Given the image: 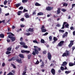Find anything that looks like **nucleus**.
Listing matches in <instances>:
<instances>
[{"label": "nucleus", "mask_w": 75, "mask_h": 75, "mask_svg": "<svg viewBox=\"0 0 75 75\" xmlns=\"http://www.w3.org/2000/svg\"><path fill=\"white\" fill-rule=\"evenodd\" d=\"M34 48H35L34 49V50L35 52H36V54H38V53H39V52H38V51H41V48L35 46H34Z\"/></svg>", "instance_id": "nucleus-1"}, {"label": "nucleus", "mask_w": 75, "mask_h": 75, "mask_svg": "<svg viewBox=\"0 0 75 75\" xmlns=\"http://www.w3.org/2000/svg\"><path fill=\"white\" fill-rule=\"evenodd\" d=\"M69 52L68 50H66L65 52L63 54L62 56L63 57H68L69 55Z\"/></svg>", "instance_id": "nucleus-2"}, {"label": "nucleus", "mask_w": 75, "mask_h": 75, "mask_svg": "<svg viewBox=\"0 0 75 75\" xmlns=\"http://www.w3.org/2000/svg\"><path fill=\"white\" fill-rule=\"evenodd\" d=\"M13 36H14L11 35H8L9 38H10V39H11L12 42H13V41H14L16 40V38H15V37H13Z\"/></svg>", "instance_id": "nucleus-3"}, {"label": "nucleus", "mask_w": 75, "mask_h": 75, "mask_svg": "<svg viewBox=\"0 0 75 75\" xmlns=\"http://www.w3.org/2000/svg\"><path fill=\"white\" fill-rule=\"evenodd\" d=\"M64 41H61L58 44L57 46H58V47H62L64 45Z\"/></svg>", "instance_id": "nucleus-4"}, {"label": "nucleus", "mask_w": 75, "mask_h": 75, "mask_svg": "<svg viewBox=\"0 0 75 75\" xmlns=\"http://www.w3.org/2000/svg\"><path fill=\"white\" fill-rule=\"evenodd\" d=\"M44 28H45V26L43 25L40 28L42 33H45L47 31V30L46 29H44Z\"/></svg>", "instance_id": "nucleus-5"}, {"label": "nucleus", "mask_w": 75, "mask_h": 75, "mask_svg": "<svg viewBox=\"0 0 75 75\" xmlns=\"http://www.w3.org/2000/svg\"><path fill=\"white\" fill-rule=\"evenodd\" d=\"M47 58L50 61H51V58H52V56H51V53L50 52H49L47 54Z\"/></svg>", "instance_id": "nucleus-6"}, {"label": "nucleus", "mask_w": 75, "mask_h": 75, "mask_svg": "<svg viewBox=\"0 0 75 75\" xmlns=\"http://www.w3.org/2000/svg\"><path fill=\"white\" fill-rule=\"evenodd\" d=\"M70 44L68 45V47L69 48H71V47L72 46L74 45V41L71 40L70 41Z\"/></svg>", "instance_id": "nucleus-7"}, {"label": "nucleus", "mask_w": 75, "mask_h": 75, "mask_svg": "<svg viewBox=\"0 0 75 75\" xmlns=\"http://www.w3.org/2000/svg\"><path fill=\"white\" fill-rule=\"evenodd\" d=\"M46 10L47 11H51V10H52V9H53V7L48 6L47 7H46Z\"/></svg>", "instance_id": "nucleus-8"}, {"label": "nucleus", "mask_w": 75, "mask_h": 75, "mask_svg": "<svg viewBox=\"0 0 75 75\" xmlns=\"http://www.w3.org/2000/svg\"><path fill=\"white\" fill-rule=\"evenodd\" d=\"M21 52L22 53H28V54H29V53L30 52V51L22 50L21 51Z\"/></svg>", "instance_id": "nucleus-9"}, {"label": "nucleus", "mask_w": 75, "mask_h": 75, "mask_svg": "<svg viewBox=\"0 0 75 75\" xmlns=\"http://www.w3.org/2000/svg\"><path fill=\"white\" fill-rule=\"evenodd\" d=\"M68 33L67 32H66L62 36L63 38H65L66 37H67V36H68Z\"/></svg>", "instance_id": "nucleus-10"}, {"label": "nucleus", "mask_w": 75, "mask_h": 75, "mask_svg": "<svg viewBox=\"0 0 75 75\" xmlns=\"http://www.w3.org/2000/svg\"><path fill=\"white\" fill-rule=\"evenodd\" d=\"M51 72L52 75H54L55 74V70L54 69H52L51 70Z\"/></svg>", "instance_id": "nucleus-11"}, {"label": "nucleus", "mask_w": 75, "mask_h": 75, "mask_svg": "<svg viewBox=\"0 0 75 75\" xmlns=\"http://www.w3.org/2000/svg\"><path fill=\"white\" fill-rule=\"evenodd\" d=\"M67 62H63V64H62V66L66 67V66H67Z\"/></svg>", "instance_id": "nucleus-12"}, {"label": "nucleus", "mask_w": 75, "mask_h": 75, "mask_svg": "<svg viewBox=\"0 0 75 75\" xmlns=\"http://www.w3.org/2000/svg\"><path fill=\"white\" fill-rule=\"evenodd\" d=\"M21 61V59H16V61H17L18 63H20V64L22 63V61Z\"/></svg>", "instance_id": "nucleus-13"}, {"label": "nucleus", "mask_w": 75, "mask_h": 75, "mask_svg": "<svg viewBox=\"0 0 75 75\" xmlns=\"http://www.w3.org/2000/svg\"><path fill=\"white\" fill-rule=\"evenodd\" d=\"M28 31L30 32H34V28H29L28 29Z\"/></svg>", "instance_id": "nucleus-14"}, {"label": "nucleus", "mask_w": 75, "mask_h": 75, "mask_svg": "<svg viewBox=\"0 0 75 75\" xmlns=\"http://www.w3.org/2000/svg\"><path fill=\"white\" fill-rule=\"evenodd\" d=\"M66 24H68V23L64 22L63 23V24L62 25V27L61 28V29H64L65 28V26H64V25Z\"/></svg>", "instance_id": "nucleus-15"}, {"label": "nucleus", "mask_w": 75, "mask_h": 75, "mask_svg": "<svg viewBox=\"0 0 75 75\" xmlns=\"http://www.w3.org/2000/svg\"><path fill=\"white\" fill-rule=\"evenodd\" d=\"M25 17L26 18H30V16L28 15V13H25Z\"/></svg>", "instance_id": "nucleus-16"}, {"label": "nucleus", "mask_w": 75, "mask_h": 75, "mask_svg": "<svg viewBox=\"0 0 75 75\" xmlns=\"http://www.w3.org/2000/svg\"><path fill=\"white\" fill-rule=\"evenodd\" d=\"M61 10V8H58V10L57 11V14H60L61 13V11L60 10Z\"/></svg>", "instance_id": "nucleus-17"}, {"label": "nucleus", "mask_w": 75, "mask_h": 75, "mask_svg": "<svg viewBox=\"0 0 75 75\" xmlns=\"http://www.w3.org/2000/svg\"><path fill=\"white\" fill-rule=\"evenodd\" d=\"M42 64L40 66V67L41 68H43L44 67V62L43 61H42Z\"/></svg>", "instance_id": "nucleus-18"}, {"label": "nucleus", "mask_w": 75, "mask_h": 75, "mask_svg": "<svg viewBox=\"0 0 75 75\" xmlns=\"http://www.w3.org/2000/svg\"><path fill=\"white\" fill-rule=\"evenodd\" d=\"M18 56L19 57H20V58H24V55L22 54H19Z\"/></svg>", "instance_id": "nucleus-19"}, {"label": "nucleus", "mask_w": 75, "mask_h": 75, "mask_svg": "<svg viewBox=\"0 0 75 75\" xmlns=\"http://www.w3.org/2000/svg\"><path fill=\"white\" fill-rule=\"evenodd\" d=\"M38 16H43L44 13L42 12H40L38 13Z\"/></svg>", "instance_id": "nucleus-20"}, {"label": "nucleus", "mask_w": 75, "mask_h": 75, "mask_svg": "<svg viewBox=\"0 0 75 75\" xmlns=\"http://www.w3.org/2000/svg\"><path fill=\"white\" fill-rule=\"evenodd\" d=\"M69 67H72L74 65V63H73L72 62H70L69 63Z\"/></svg>", "instance_id": "nucleus-21"}, {"label": "nucleus", "mask_w": 75, "mask_h": 75, "mask_svg": "<svg viewBox=\"0 0 75 75\" xmlns=\"http://www.w3.org/2000/svg\"><path fill=\"white\" fill-rule=\"evenodd\" d=\"M21 6V4L20 3H18V4H16L15 6L16 7H17V8H18L19 6Z\"/></svg>", "instance_id": "nucleus-22"}, {"label": "nucleus", "mask_w": 75, "mask_h": 75, "mask_svg": "<svg viewBox=\"0 0 75 75\" xmlns=\"http://www.w3.org/2000/svg\"><path fill=\"white\" fill-rule=\"evenodd\" d=\"M20 43V45H23H23H25V42H21Z\"/></svg>", "instance_id": "nucleus-23"}, {"label": "nucleus", "mask_w": 75, "mask_h": 75, "mask_svg": "<svg viewBox=\"0 0 75 75\" xmlns=\"http://www.w3.org/2000/svg\"><path fill=\"white\" fill-rule=\"evenodd\" d=\"M35 6H41V4H40L38 2H36L35 4Z\"/></svg>", "instance_id": "nucleus-24"}, {"label": "nucleus", "mask_w": 75, "mask_h": 75, "mask_svg": "<svg viewBox=\"0 0 75 75\" xmlns=\"http://www.w3.org/2000/svg\"><path fill=\"white\" fill-rule=\"evenodd\" d=\"M12 49V47H9L7 48V51H11Z\"/></svg>", "instance_id": "nucleus-25"}, {"label": "nucleus", "mask_w": 75, "mask_h": 75, "mask_svg": "<svg viewBox=\"0 0 75 75\" xmlns=\"http://www.w3.org/2000/svg\"><path fill=\"white\" fill-rule=\"evenodd\" d=\"M21 13H22V11H18L17 13L18 15V16H20V15H21Z\"/></svg>", "instance_id": "nucleus-26"}, {"label": "nucleus", "mask_w": 75, "mask_h": 75, "mask_svg": "<svg viewBox=\"0 0 75 75\" xmlns=\"http://www.w3.org/2000/svg\"><path fill=\"white\" fill-rule=\"evenodd\" d=\"M6 41L8 42H10V39H9V38H8V35L7 37V39Z\"/></svg>", "instance_id": "nucleus-27"}, {"label": "nucleus", "mask_w": 75, "mask_h": 75, "mask_svg": "<svg viewBox=\"0 0 75 75\" xmlns=\"http://www.w3.org/2000/svg\"><path fill=\"white\" fill-rule=\"evenodd\" d=\"M7 34L8 35H11H11H13L14 36V34H13L12 33H7Z\"/></svg>", "instance_id": "nucleus-28"}, {"label": "nucleus", "mask_w": 75, "mask_h": 75, "mask_svg": "<svg viewBox=\"0 0 75 75\" xmlns=\"http://www.w3.org/2000/svg\"><path fill=\"white\" fill-rule=\"evenodd\" d=\"M40 42L41 43L44 44L45 43V40H44L43 39H42L41 40Z\"/></svg>", "instance_id": "nucleus-29"}, {"label": "nucleus", "mask_w": 75, "mask_h": 75, "mask_svg": "<svg viewBox=\"0 0 75 75\" xmlns=\"http://www.w3.org/2000/svg\"><path fill=\"white\" fill-rule=\"evenodd\" d=\"M22 47L24 48H28V46L25 45L23 46H22Z\"/></svg>", "instance_id": "nucleus-30"}, {"label": "nucleus", "mask_w": 75, "mask_h": 75, "mask_svg": "<svg viewBox=\"0 0 75 75\" xmlns=\"http://www.w3.org/2000/svg\"><path fill=\"white\" fill-rule=\"evenodd\" d=\"M4 35L3 34H0V38H4Z\"/></svg>", "instance_id": "nucleus-31"}, {"label": "nucleus", "mask_w": 75, "mask_h": 75, "mask_svg": "<svg viewBox=\"0 0 75 75\" xmlns=\"http://www.w3.org/2000/svg\"><path fill=\"white\" fill-rule=\"evenodd\" d=\"M53 40L55 41H57L58 40V39L56 37H54L53 38Z\"/></svg>", "instance_id": "nucleus-32"}, {"label": "nucleus", "mask_w": 75, "mask_h": 75, "mask_svg": "<svg viewBox=\"0 0 75 75\" xmlns=\"http://www.w3.org/2000/svg\"><path fill=\"white\" fill-rule=\"evenodd\" d=\"M28 1V0H22V2L23 3H27Z\"/></svg>", "instance_id": "nucleus-33"}, {"label": "nucleus", "mask_w": 75, "mask_h": 75, "mask_svg": "<svg viewBox=\"0 0 75 75\" xmlns=\"http://www.w3.org/2000/svg\"><path fill=\"white\" fill-rule=\"evenodd\" d=\"M65 73L66 74H68L71 73V71H65Z\"/></svg>", "instance_id": "nucleus-34"}, {"label": "nucleus", "mask_w": 75, "mask_h": 75, "mask_svg": "<svg viewBox=\"0 0 75 75\" xmlns=\"http://www.w3.org/2000/svg\"><path fill=\"white\" fill-rule=\"evenodd\" d=\"M68 6V3H65L63 4V6L67 7Z\"/></svg>", "instance_id": "nucleus-35"}, {"label": "nucleus", "mask_w": 75, "mask_h": 75, "mask_svg": "<svg viewBox=\"0 0 75 75\" xmlns=\"http://www.w3.org/2000/svg\"><path fill=\"white\" fill-rule=\"evenodd\" d=\"M11 65L12 66V67H13V68H14V69H16V66H15V65H14V64H11Z\"/></svg>", "instance_id": "nucleus-36"}, {"label": "nucleus", "mask_w": 75, "mask_h": 75, "mask_svg": "<svg viewBox=\"0 0 75 75\" xmlns=\"http://www.w3.org/2000/svg\"><path fill=\"white\" fill-rule=\"evenodd\" d=\"M6 54H7V55H8V54H11V52H9L8 51H7L6 52Z\"/></svg>", "instance_id": "nucleus-37"}, {"label": "nucleus", "mask_w": 75, "mask_h": 75, "mask_svg": "<svg viewBox=\"0 0 75 75\" xmlns=\"http://www.w3.org/2000/svg\"><path fill=\"white\" fill-rule=\"evenodd\" d=\"M75 7V4H72V8L71 9L72 10V8H74V7Z\"/></svg>", "instance_id": "nucleus-38"}, {"label": "nucleus", "mask_w": 75, "mask_h": 75, "mask_svg": "<svg viewBox=\"0 0 75 75\" xmlns=\"http://www.w3.org/2000/svg\"><path fill=\"white\" fill-rule=\"evenodd\" d=\"M14 74L12 73L11 72H10L9 73H8L7 75H13Z\"/></svg>", "instance_id": "nucleus-39"}, {"label": "nucleus", "mask_w": 75, "mask_h": 75, "mask_svg": "<svg viewBox=\"0 0 75 75\" xmlns=\"http://www.w3.org/2000/svg\"><path fill=\"white\" fill-rule=\"evenodd\" d=\"M7 1L6 0L4 2V5H6V4H7Z\"/></svg>", "instance_id": "nucleus-40"}, {"label": "nucleus", "mask_w": 75, "mask_h": 75, "mask_svg": "<svg viewBox=\"0 0 75 75\" xmlns=\"http://www.w3.org/2000/svg\"><path fill=\"white\" fill-rule=\"evenodd\" d=\"M59 32H60V33H64L65 31L64 30H59Z\"/></svg>", "instance_id": "nucleus-41"}, {"label": "nucleus", "mask_w": 75, "mask_h": 75, "mask_svg": "<svg viewBox=\"0 0 75 75\" xmlns=\"http://www.w3.org/2000/svg\"><path fill=\"white\" fill-rule=\"evenodd\" d=\"M33 42L34 43H36V44H38V42L37 41V40H34L33 41Z\"/></svg>", "instance_id": "nucleus-42"}, {"label": "nucleus", "mask_w": 75, "mask_h": 75, "mask_svg": "<svg viewBox=\"0 0 75 75\" xmlns=\"http://www.w3.org/2000/svg\"><path fill=\"white\" fill-rule=\"evenodd\" d=\"M61 11H62L63 12H65L67 11V10L64 8H62L61 9Z\"/></svg>", "instance_id": "nucleus-43"}, {"label": "nucleus", "mask_w": 75, "mask_h": 75, "mask_svg": "<svg viewBox=\"0 0 75 75\" xmlns=\"http://www.w3.org/2000/svg\"><path fill=\"white\" fill-rule=\"evenodd\" d=\"M28 59H30L31 58V55L29 54V55H28Z\"/></svg>", "instance_id": "nucleus-44"}, {"label": "nucleus", "mask_w": 75, "mask_h": 75, "mask_svg": "<svg viewBox=\"0 0 75 75\" xmlns=\"http://www.w3.org/2000/svg\"><path fill=\"white\" fill-rule=\"evenodd\" d=\"M60 69L62 71H64V67H61Z\"/></svg>", "instance_id": "nucleus-45"}, {"label": "nucleus", "mask_w": 75, "mask_h": 75, "mask_svg": "<svg viewBox=\"0 0 75 75\" xmlns=\"http://www.w3.org/2000/svg\"><path fill=\"white\" fill-rule=\"evenodd\" d=\"M25 35H26L28 36L29 35H31V34H30V33H25Z\"/></svg>", "instance_id": "nucleus-46"}, {"label": "nucleus", "mask_w": 75, "mask_h": 75, "mask_svg": "<svg viewBox=\"0 0 75 75\" xmlns=\"http://www.w3.org/2000/svg\"><path fill=\"white\" fill-rule=\"evenodd\" d=\"M48 34V32H46L43 35L44 36H45L46 35H47Z\"/></svg>", "instance_id": "nucleus-47"}, {"label": "nucleus", "mask_w": 75, "mask_h": 75, "mask_svg": "<svg viewBox=\"0 0 75 75\" xmlns=\"http://www.w3.org/2000/svg\"><path fill=\"white\" fill-rule=\"evenodd\" d=\"M69 26V24H67L65 25V27H66V28H68Z\"/></svg>", "instance_id": "nucleus-48"}, {"label": "nucleus", "mask_w": 75, "mask_h": 75, "mask_svg": "<svg viewBox=\"0 0 75 75\" xmlns=\"http://www.w3.org/2000/svg\"><path fill=\"white\" fill-rule=\"evenodd\" d=\"M23 6H21L19 8V10H23Z\"/></svg>", "instance_id": "nucleus-49"}, {"label": "nucleus", "mask_w": 75, "mask_h": 75, "mask_svg": "<svg viewBox=\"0 0 75 75\" xmlns=\"http://www.w3.org/2000/svg\"><path fill=\"white\" fill-rule=\"evenodd\" d=\"M25 74H26V71H23V73H22V75H26Z\"/></svg>", "instance_id": "nucleus-50"}, {"label": "nucleus", "mask_w": 75, "mask_h": 75, "mask_svg": "<svg viewBox=\"0 0 75 75\" xmlns=\"http://www.w3.org/2000/svg\"><path fill=\"white\" fill-rule=\"evenodd\" d=\"M52 36H50L49 37V39L50 40V41H51V40H52Z\"/></svg>", "instance_id": "nucleus-51"}, {"label": "nucleus", "mask_w": 75, "mask_h": 75, "mask_svg": "<svg viewBox=\"0 0 75 75\" xmlns=\"http://www.w3.org/2000/svg\"><path fill=\"white\" fill-rule=\"evenodd\" d=\"M32 54L33 55H36V52L33 51V52Z\"/></svg>", "instance_id": "nucleus-52"}, {"label": "nucleus", "mask_w": 75, "mask_h": 75, "mask_svg": "<svg viewBox=\"0 0 75 75\" xmlns=\"http://www.w3.org/2000/svg\"><path fill=\"white\" fill-rule=\"evenodd\" d=\"M75 49V46H74L72 47V51H74V50Z\"/></svg>", "instance_id": "nucleus-53"}, {"label": "nucleus", "mask_w": 75, "mask_h": 75, "mask_svg": "<svg viewBox=\"0 0 75 75\" xmlns=\"http://www.w3.org/2000/svg\"><path fill=\"white\" fill-rule=\"evenodd\" d=\"M46 53L47 52L46 51H44L43 52V54H46Z\"/></svg>", "instance_id": "nucleus-54"}, {"label": "nucleus", "mask_w": 75, "mask_h": 75, "mask_svg": "<svg viewBox=\"0 0 75 75\" xmlns=\"http://www.w3.org/2000/svg\"><path fill=\"white\" fill-rule=\"evenodd\" d=\"M28 10H26V9H24L23 10V12H27Z\"/></svg>", "instance_id": "nucleus-55"}, {"label": "nucleus", "mask_w": 75, "mask_h": 75, "mask_svg": "<svg viewBox=\"0 0 75 75\" xmlns=\"http://www.w3.org/2000/svg\"><path fill=\"white\" fill-rule=\"evenodd\" d=\"M70 28L71 30H74V27L72 26Z\"/></svg>", "instance_id": "nucleus-56"}, {"label": "nucleus", "mask_w": 75, "mask_h": 75, "mask_svg": "<svg viewBox=\"0 0 75 75\" xmlns=\"http://www.w3.org/2000/svg\"><path fill=\"white\" fill-rule=\"evenodd\" d=\"M23 38L22 37L20 39V41H23Z\"/></svg>", "instance_id": "nucleus-57"}, {"label": "nucleus", "mask_w": 75, "mask_h": 75, "mask_svg": "<svg viewBox=\"0 0 75 75\" xmlns=\"http://www.w3.org/2000/svg\"><path fill=\"white\" fill-rule=\"evenodd\" d=\"M21 21H24V18H22L21 19Z\"/></svg>", "instance_id": "nucleus-58"}, {"label": "nucleus", "mask_w": 75, "mask_h": 75, "mask_svg": "<svg viewBox=\"0 0 75 75\" xmlns=\"http://www.w3.org/2000/svg\"><path fill=\"white\" fill-rule=\"evenodd\" d=\"M54 66V64H53V63H52L51 65H50V67H53V66Z\"/></svg>", "instance_id": "nucleus-59"}, {"label": "nucleus", "mask_w": 75, "mask_h": 75, "mask_svg": "<svg viewBox=\"0 0 75 75\" xmlns=\"http://www.w3.org/2000/svg\"><path fill=\"white\" fill-rule=\"evenodd\" d=\"M16 28V26H14V25H13L12 28V29H14Z\"/></svg>", "instance_id": "nucleus-60"}, {"label": "nucleus", "mask_w": 75, "mask_h": 75, "mask_svg": "<svg viewBox=\"0 0 75 75\" xmlns=\"http://www.w3.org/2000/svg\"><path fill=\"white\" fill-rule=\"evenodd\" d=\"M40 63V62L38 61H37L36 62V64H38Z\"/></svg>", "instance_id": "nucleus-61"}, {"label": "nucleus", "mask_w": 75, "mask_h": 75, "mask_svg": "<svg viewBox=\"0 0 75 75\" xmlns=\"http://www.w3.org/2000/svg\"><path fill=\"white\" fill-rule=\"evenodd\" d=\"M9 13H7L6 14H5V16H9Z\"/></svg>", "instance_id": "nucleus-62"}, {"label": "nucleus", "mask_w": 75, "mask_h": 75, "mask_svg": "<svg viewBox=\"0 0 75 75\" xmlns=\"http://www.w3.org/2000/svg\"><path fill=\"white\" fill-rule=\"evenodd\" d=\"M5 66V63H3L2 64V66L4 67Z\"/></svg>", "instance_id": "nucleus-63"}, {"label": "nucleus", "mask_w": 75, "mask_h": 75, "mask_svg": "<svg viewBox=\"0 0 75 75\" xmlns=\"http://www.w3.org/2000/svg\"><path fill=\"white\" fill-rule=\"evenodd\" d=\"M73 35H75V31L73 32Z\"/></svg>", "instance_id": "nucleus-64"}]
</instances>
